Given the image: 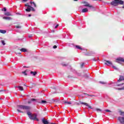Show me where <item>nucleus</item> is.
<instances>
[{"label":"nucleus","mask_w":124,"mask_h":124,"mask_svg":"<svg viewBox=\"0 0 124 124\" xmlns=\"http://www.w3.org/2000/svg\"><path fill=\"white\" fill-rule=\"evenodd\" d=\"M17 111L18 113H24V111L21 110H30L31 109V107L25 105H17Z\"/></svg>","instance_id":"f257e3e1"},{"label":"nucleus","mask_w":124,"mask_h":124,"mask_svg":"<svg viewBox=\"0 0 124 124\" xmlns=\"http://www.w3.org/2000/svg\"><path fill=\"white\" fill-rule=\"evenodd\" d=\"M27 115L29 116V118L30 119V120H32L33 121H37V122H38V121H39V120L38 119H37V115H36V114H31V112L28 111L27 112Z\"/></svg>","instance_id":"f03ea898"},{"label":"nucleus","mask_w":124,"mask_h":124,"mask_svg":"<svg viewBox=\"0 0 124 124\" xmlns=\"http://www.w3.org/2000/svg\"><path fill=\"white\" fill-rule=\"evenodd\" d=\"M118 4H124V1L121 0H114L111 2V5L117 6Z\"/></svg>","instance_id":"7ed1b4c3"},{"label":"nucleus","mask_w":124,"mask_h":124,"mask_svg":"<svg viewBox=\"0 0 124 124\" xmlns=\"http://www.w3.org/2000/svg\"><path fill=\"white\" fill-rule=\"evenodd\" d=\"M25 10L27 12H31V10L32 11H35V10H34V8L31 7V6H28V7H27V8Z\"/></svg>","instance_id":"20e7f679"},{"label":"nucleus","mask_w":124,"mask_h":124,"mask_svg":"<svg viewBox=\"0 0 124 124\" xmlns=\"http://www.w3.org/2000/svg\"><path fill=\"white\" fill-rule=\"evenodd\" d=\"M116 62L121 63V62H124V59L123 58L119 57L116 59Z\"/></svg>","instance_id":"39448f33"},{"label":"nucleus","mask_w":124,"mask_h":124,"mask_svg":"<svg viewBox=\"0 0 124 124\" xmlns=\"http://www.w3.org/2000/svg\"><path fill=\"white\" fill-rule=\"evenodd\" d=\"M84 6H87V7H90V8H93V6L91 4H90V3H88V2H83Z\"/></svg>","instance_id":"423d86ee"},{"label":"nucleus","mask_w":124,"mask_h":124,"mask_svg":"<svg viewBox=\"0 0 124 124\" xmlns=\"http://www.w3.org/2000/svg\"><path fill=\"white\" fill-rule=\"evenodd\" d=\"M118 120L121 124H124V117H119Z\"/></svg>","instance_id":"0eeeda50"},{"label":"nucleus","mask_w":124,"mask_h":124,"mask_svg":"<svg viewBox=\"0 0 124 124\" xmlns=\"http://www.w3.org/2000/svg\"><path fill=\"white\" fill-rule=\"evenodd\" d=\"M42 122L43 124H51V123L48 122L44 118L42 119Z\"/></svg>","instance_id":"6e6552de"},{"label":"nucleus","mask_w":124,"mask_h":124,"mask_svg":"<svg viewBox=\"0 0 124 124\" xmlns=\"http://www.w3.org/2000/svg\"><path fill=\"white\" fill-rule=\"evenodd\" d=\"M80 104H82L83 105H85L86 106H88L89 108H90V109H92V107H91V106H89V104L87 103L80 102Z\"/></svg>","instance_id":"1a4fd4ad"},{"label":"nucleus","mask_w":124,"mask_h":124,"mask_svg":"<svg viewBox=\"0 0 124 124\" xmlns=\"http://www.w3.org/2000/svg\"><path fill=\"white\" fill-rule=\"evenodd\" d=\"M3 19H4V20H8V21L12 20V17L9 16H4L3 17Z\"/></svg>","instance_id":"9d476101"},{"label":"nucleus","mask_w":124,"mask_h":124,"mask_svg":"<svg viewBox=\"0 0 124 124\" xmlns=\"http://www.w3.org/2000/svg\"><path fill=\"white\" fill-rule=\"evenodd\" d=\"M122 81H124V77L123 76H120V78L118 80V82H122Z\"/></svg>","instance_id":"9b49d317"},{"label":"nucleus","mask_w":124,"mask_h":124,"mask_svg":"<svg viewBox=\"0 0 124 124\" xmlns=\"http://www.w3.org/2000/svg\"><path fill=\"white\" fill-rule=\"evenodd\" d=\"M4 15H6V16H12V14L8 12L4 13Z\"/></svg>","instance_id":"f8f14e48"},{"label":"nucleus","mask_w":124,"mask_h":124,"mask_svg":"<svg viewBox=\"0 0 124 124\" xmlns=\"http://www.w3.org/2000/svg\"><path fill=\"white\" fill-rule=\"evenodd\" d=\"M19 50H20V51H21V52H28V49H27L25 48H22L21 49H20Z\"/></svg>","instance_id":"ddd939ff"},{"label":"nucleus","mask_w":124,"mask_h":124,"mask_svg":"<svg viewBox=\"0 0 124 124\" xmlns=\"http://www.w3.org/2000/svg\"><path fill=\"white\" fill-rule=\"evenodd\" d=\"M88 11H89V10H88V8H84V9H82V13H85L86 12H88Z\"/></svg>","instance_id":"4468645a"},{"label":"nucleus","mask_w":124,"mask_h":124,"mask_svg":"<svg viewBox=\"0 0 124 124\" xmlns=\"http://www.w3.org/2000/svg\"><path fill=\"white\" fill-rule=\"evenodd\" d=\"M30 73L31 74H32L33 76H35L37 74V72L35 71V72L31 71Z\"/></svg>","instance_id":"2eb2a0df"},{"label":"nucleus","mask_w":124,"mask_h":124,"mask_svg":"<svg viewBox=\"0 0 124 124\" xmlns=\"http://www.w3.org/2000/svg\"><path fill=\"white\" fill-rule=\"evenodd\" d=\"M99 83L100 84H102L103 85H106V84H107V82L103 81H99Z\"/></svg>","instance_id":"dca6fc26"},{"label":"nucleus","mask_w":124,"mask_h":124,"mask_svg":"<svg viewBox=\"0 0 124 124\" xmlns=\"http://www.w3.org/2000/svg\"><path fill=\"white\" fill-rule=\"evenodd\" d=\"M17 88H18L19 91H24V88L22 86H18Z\"/></svg>","instance_id":"f3484780"},{"label":"nucleus","mask_w":124,"mask_h":124,"mask_svg":"<svg viewBox=\"0 0 124 124\" xmlns=\"http://www.w3.org/2000/svg\"><path fill=\"white\" fill-rule=\"evenodd\" d=\"M0 33H3V34L6 33V31L0 30Z\"/></svg>","instance_id":"a211bd4d"},{"label":"nucleus","mask_w":124,"mask_h":124,"mask_svg":"<svg viewBox=\"0 0 124 124\" xmlns=\"http://www.w3.org/2000/svg\"><path fill=\"white\" fill-rule=\"evenodd\" d=\"M40 103H42V104H46L47 103V101L45 100H42L41 102H39Z\"/></svg>","instance_id":"6ab92c4d"},{"label":"nucleus","mask_w":124,"mask_h":124,"mask_svg":"<svg viewBox=\"0 0 124 124\" xmlns=\"http://www.w3.org/2000/svg\"><path fill=\"white\" fill-rule=\"evenodd\" d=\"M30 4L31 5H33L34 7H36V4H35V3H34V2H32V1H30Z\"/></svg>","instance_id":"aec40b11"},{"label":"nucleus","mask_w":124,"mask_h":124,"mask_svg":"<svg viewBox=\"0 0 124 124\" xmlns=\"http://www.w3.org/2000/svg\"><path fill=\"white\" fill-rule=\"evenodd\" d=\"M64 104H68V105H70L71 104H72V103H71V102H67V101H64Z\"/></svg>","instance_id":"412c9836"},{"label":"nucleus","mask_w":124,"mask_h":124,"mask_svg":"<svg viewBox=\"0 0 124 124\" xmlns=\"http://www.w3.org/2000/svg\"><path fill=\"white\" fill-rule=\"evenodd\" d=\"M105 62H105L106 65H109V61L105 60Z\"/></svg>","instance_id":"4be33fe9"},{"label":"nucleus","mask_w":124,"mask_h":124,"mask_svg":"<svg viewBox=\"0 0 124 124\" xmlns=\"http://www.w3.org/2000/svg\"><path fill=\"white\" fill-rule=\"evenodd\" d=\"M31 101H35V102H37V100L36 99H34V98H31Z\"/></svg>","instance_id":"5701e85b"},{"label":"nucleus","mask_w":124,"mask_h":124,"mask_svg":"<svg viewBox=\"0 0 124 124\" xmlns=\"http://www.w3.org/2000/svg\"><path fill=\"white\" fill-rule=\"evenodd\" d=\"M96 110L97 111V112H100L101 113V111H102V110L100 108H96Z\"/></svg>","instance_id":"b1692460"},{"label":"nucleus","mask_w":124,"mask_h":124,"mask_svg":"<svg viewBox=\"0 0 124 124\" xmlns=\"http://www.w3.org/2000/svg\"><path fill=\"white\" fill-rule=\"evenodd\" d=\"M69 46H71V47H72L73 46H74V47H79V46H75V45H73V44H71V45H70Z\"/></svg>","instance_id":"393cba45"},{"label":"nucleus","mask_w":124,"mask_h":124,"mask_svg":"<svg viewBox=\"0 0 124 124\" xmlns=\"http://www.w3.org/2000/svg\"><path fill=\"white\" fill-rule=\"evenodd\" d=\"M111 67H112V68H114V69H115V70H118V69L116 66L112 65H111Z\"/></svg>","instance_id":"a878e982"},{"label":"nucleus","mask_w":124,"mask_h":124,"mask_svg":"<svg viewBox=\"0 0 124 124\" xmlns=\"http://www.w3.org/2000/svg\"><path fill=\"white\" fill-rule=\"evenodd\" d=\"M16 29H21V28H22V26H20V25H17L15 27Z\"/></svg>","instance_id":"bb28decb"},{"label":"nucleus","mask_w":124,"mask_h":124,"mask_svg":"<svg viewBox=\"0 0 124 124\" xmlns=\"http://www.w3.org/2000/svg\"><path fill=\"white\" fill-rule=\"evenodd\" d=\"M123 85H124V83H123L122 84H118L117 87H122V86H123Z\"/></svg>","instance_id":"cd10ccee"},{"label":"nucleus","mask_w":124,"mask_h":124,"mask_svg":"<svg viewBox=\"0 0 124 124\" xmlns=\"http://www.w3.org/2000/svg\"><path fill=\"white\" fill-rule=\"evenodd\" d=\"M22 73L23 74H24V75H25L26 76H27V75H28V74H27L26 71H24V72H22Z\"/></svg>","instance_id":"c85d7f7f"},{"label":"nucleus","mask_w":124,"mask_h":124,"mask_svg":"<svg viewBox=\"0 0 124 124\" xmlns=\"http://www.w3.org/2000/svg\"><path fill=\"white\" fill-rule=\"evenodd\" d=\"M118 90H119V91H121V90H123V91H124V86L123 87H122V88H119Z\"/></svg>","instance_id":"c756f323"},{"label":"nucleus","mask_w":124,"mask_h":124,"mask_svg":"<svg viewBox=\"0 0 124 124\" xmlns=\"http://www.w3.org/2000/svg\"><path fill=\"white\" fill-rule=\"evenodd\" d=\"M77 49H78L79 50H83V48L81 47H77Z\"/></svg>","instance_id":"7c9ffc66"},{"label":"nucleus","mask_w":124,"mask_h":124,"mask_svg":"<svg viewBox=\"0 0 124 124\" xmlns=\"http://www.w3.org/2000/svg\"><path fill=\"white\" fill-rule=\"evenodd\" d=\"M62 66H67L68 65V64H64V63H62Z\"/></svg>","instance_id":"2f4dec72"},{"label":"nucleus","mask_w":124,"mask_h":124,"mask_svg":"<svg viewBox=\"0 0 124 124\" xmlns=\"http://www.w3.org/2000/svg\"><path fill=\"white\" fill-rule=\"evenodd\" d=\"M109 64L110 65V66H112V65H113V63H112L111 62H109Z\"/></svg>","instance_id":"473e14b6"},{"label":"nucleus","mask_w":124,"mask_h":124,"mask_svg":"<svg viewBox=\"0 0 124 124\" xmlns=\"http://www.w3.org/2000/svg\"><path fill=\"white\" fill-rule=\"evenodd\" d=\"M28 37H29V38H31V37H32V34H29L28 35Z\"/></svg>","instance_id":"72a5a7b5"},{"label":"nucleus","mask_w":124,"mask_h":124,"mask_svg":"<svg viewBox=\"0 0 124 124\" xmlns=\"http://www.w3.org/2000/svg\"><path fill=\"white\" fill-rule=\"evenodd\" d=\"M25 6H27V7H29V6H31V5H29V3H27L25 4Z\"/></svg>","instance_id":"f704fd0d"},{"label":"nucleus","mask_w":124,"mask_h":124,"mask_svg":"<svg viewBox=\"0 0 124 124\" xmlns=\"http://www.w3.org/2000/svg\"><path fill=\"white\" fill-rule=\"evenodd\" d=\"M2 42V44H3V45H5V43H4V41H1Z\"/></svg>","instance_id":"c9c22d12"},{"label":"nucleus","mask_w":124,"mask_h":124,"mask_svg":"<svg viewBox=\"0 0 124 124\" xmlns=\"http://www.w3.org/2000/svg\"><path fill=\"white\" fill-rule=\"evenodd\" d=\"M84 64H85V63H81V67H83L84 66Z\"/></svg>","instance_id":"e433bc0d"},{"label":"nucleus","mask_w":124,"mask_h":124,"mask_svg":"<svg viewBox=\"0 0 124 124\" xmlns=\"http://www.w3.org/2000/svg\"><path fill=\"white\" fill-rule=\"evenodd\" d=\"M85 55L86 56H91V54H90V53H86Z\"/></svg>","instance_id":"4c0bfd02"},{"label":"nucleus","mask_w":124,"mask_h":124,"mask_svg":"<svg viewBox=\"0 0 124 124\" xmlns=\"http://www.w3.org/2000/svg\"><path fill=\"white\" fill-rule=\"evenodd\" d=\"M84 94H85L86 95L88 96H90V94H88V93H84Z\"/></svg>","instance_id":"58836bf2"},{"label":"nucleus","mask_w":124,"mask_h":124,"mask_svg":"<svg viewBox=\"0 0 124 124\" xmlns=\"http://www.w3.org/2000/svg\"><path fill=\"white\" fill-rule=\"evenodd\" d=\"M28 104H31V101H29L28 102Z\"/></svg>","instance_id":"ea45409f"},{"label":"nucleus","mask_w":124,"mask_h":124,"mask_svg":"<svg viewBox=\"0 0 124 124\" xmlns=\"http://www.w3.org/2000/svg\"><path fill=\"white\" fill-rule=\"evenodd\" d=\"M58 27H59V24H57L56 26H55V29H57L58 28Z\"/></svg>","instance_id":"a19ab883"},{"label":"nucleus","mask_w":124,"mask_h":124,"mask_svg":"<svg viewBox=\"0 0 124 124\" xmlns=\"http://www.w3.org/2000/svg\"><path fill=\"white\" fill-rule=\"evenodd\" d=\"M3 10H4V11L5 12L6 11V8H3Z\"/></svg>","instance_id":"79ce46f5"},{"label":"nucleus","mask_w":124,"mask_h":124,"mask_svg":"<svg viewBox=\"0 0 124 124\" xmlns=\"http://www.w3.org/2000/svg\"><path fill=\"white\" fill-rule=\"evenodd\" d=\"M93 61L94 62H96V60L94 58L93 59Z\"/></svg>","instance_id":"37998d69"},{"label":"nucleus","mask_w":124,"mask_h":124,"mask_svg":"<svg viewBox=\"0 0 124 124\" xmlns=\"http://www.w3.org/2000/svg\"><path fill=\"white\" fill-rule=\"evenodd\" d=\"M89 96H90L91 97H93V96H94V95H89Z\"/></svg>","instance_id":"c03bdc74"},{"label":"nucleus","mask_w":124,"mask_h":124,"mask_svg":"<svg viewBox=\"0 0 124 124\" xmlns=\"http://www.w3.org/2000/svg\"><path fill=\"white\" fill-rule=\"evenodd\" d=\"M23 0V1H24L25 2H26V1H28V0Z\"/></svg>","instance_id":"a18cd8bd"},{"label":"nucleus","mask_w":124,"mask_h":124,"mask_svg":"<svg viewBox=\"0 0 124 124\" xmlns=\"http://www.w3.org/2000/svg\"><path fill=\"white\" fill-rule=\"evenodd\" d=\"M106 112H109V109L106 110Z\"/></svg>","instance_id":"49530a36"},{"label":"nucleus","mask_w":124,"mask_h":124,"mask_svg":"<svg viewBox=\"0 0 124 124\" xmlns=\"http://www.w3.org/2000/svg\"><path fill=\"white\" fill-rule=\"evenodd\" d=\"M23 67L28 68L29 67H27L26 66H23Z\"/></svg>","instance_id":"de8ad7c7"},{"label":"nucleus","mask_w":124,"mask_h":124,"mask_svg":"<svg viewBox=\"0 0 124 124\" xmlns=\"http://www.w3.org/2000/svg\"><path fill=\"white\" fill-rule=\"evenodd\" d=\"M28 16L29 17H31V15H29Z\"/></svg>","instance_id":"09e8293b"},{"label":"nucleus","mask_w":124,"mask_h":124,"mask_svg":"<svg viewBox=\"0 0 124 124\" xmlns=\"http://www.w3.org/2000/svg\"><path fill=\"white\" fill-rule=\"evenodd\" d=\"M57 47H53V49H56Z\"/></svg>","instance_id":"8fccbe9b"},{"label":"nucleus","mask_w":124,"mask_h":124,"mask_svg":"<svg viewBox=\"0 0 124 124\" xmlns=\"http://www.w3.org/2000/svg\"><path fill=\"white\" fill-rule=\"evenodd\" d=\"M77 105H80V104L79 103H77Z\"/></svg>","instance_id":"3c124183"},{"label":"nucleus","mask_w":124,"mask_h":124,"mask_svg":"<svg viewBox=\"0 0 124 124\" xmlns=\"http://www.w3.org/2000/svg\"><path fill=\"white\" fill-rule=\"evenodd\" d=\"M53 47H57V46L55 45V46H53Z\"/></svg>","instance_id":"603ef678"},{"label":"nucleus","mask_w":124,"mask_h":124,"mask_svg":"<svg viewBox=\"0 0 124 124\" xmlns=\"http://www.w3.org/2000/svg\"><path fill=\"white\" fill-rule=\"evenodd\" d=\"M3 91H5V90H1V91H0V92H2Z\"/></svg>","instance_id":"864d4df0"},{"label":"nucleus","mask_w":124,"mask_h":124,"mask_svg":"<svg viewBox=\"0 0 124 124\" xmlns=\"http://www.w3.org/2000/svg\"><path fill=\"white\" fill-rule=\"evenodd\" d=\"M75 1H77L78 0H74Z\"/></svg>","instance_id":"5fc2aeb1"},{"label":"nucleus","mask_w":124,"mask_h":124,"mask_svg":"<svg viewBox=\"0 0 124 124\" xmlns=\"http://www.w3.org/2000/svg\"><path fill=\"white\" fill-rule=\"evenodd\" d=\"M81 97H82V98H84V96H83Z\"/></svg>","instance_id":"6e6d98bb"},{"label":"nucleus","mask_w":124,"mask_h":124,"mask_svg":"<svg viewBox=\"0 0 124 124\" xmlns=\"http://www.w3.org/2000/svg\"><path fill=\"white\" fill-rule=\"evenodd\" d=\"M18 54L20 55L21 54V53H18Z\"/></svg>","instance_id":"4d7b16f0"},{"label":"nucleus","mask_w":124,"mask_h":124,"mask_svg":"<svg viewBox=\"0 0 124 124\" xmlns=\"http://www.w3.org/2000/svg\"><path fill=\"white\" fill-rule=\"evenodd\" d=\"M109 112H111V110H109Z\"/></svg>","instance_id":"13d9d810"},{"label":"nucleus","mask_w":124,"mask_h":124,"mask_svg":"<svg viewBox=\"0 0 124 124\" xmlns=\"http://www.w3.org/2000/svg\"><path fill=\"white\" fill-rule=\"evenodd\" d=\"M24 86H26V84H24Z\"/></svg>","instance_id":"bf43d9fd"}]
</instances>
